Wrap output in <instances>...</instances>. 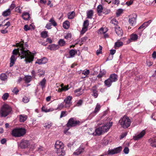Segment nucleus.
Wrapping results in <instances>:
<instances>
[{
  "mask_svg": "<svg viewBox=\"0 0 156 156\" xmlns=\"http://www.w3.org/2000/svg\"><path fill=\"white\" fill-rule=\"evenodd\" d=\"M17 46L19 47V48L17 49H14L12 51L13 55L11 57L10 66H13L16 61L17 57L16 55L18 54L19 55H20L21 59L25 58L24 60L26 63H31L34 60V56L32 53L29 50H27L24 47V45L21 43L17 44Z\"/></svg>",
  "mask_w": 156,
  "mask_h": 156,
  "instance_id": "nucleus-1",
  "label": "nucleus"
},
{
  "mask_svg": "<svg viewBox=\"0 0 156 156\" xmlns=\"http://www.w3.org/2000/svg\"><path fill=\"white\" fill-rule=\"evenodd\" d=\"M119 122L122 127L126 128L130 126L131 121L128 117L124 116L120 119Z\"/></svg>",
  "mask_w": 156,
  "mask_h": 156,
  "instance_id": "nucleus-2",
  "label": "nucleus"
},
{
  "mask_svg": "<svg viewBox=\"0 0 156 156\" xmlns=\"http://www.w3.org/2000/svg\"><path fill=\"white\" fill-rule=\"evenodd\" d=\"M26 133V129L24 128H15L12 132V134L15 137H20L23 136Z\"/></svg>",
  "mask_w": 156,
  "mask_h": 156,
  "instance_id": "nucleus-3",
  "label": "nucleus"
},
{
  "mask_svg": "<svg viewBox=\"0 0 156 156\" xmlns=\"http://www.w3.org/2000/svg\"><path fill=\"white\" fill-rule=\"evenodd\" d=\"M11 111V108L9 105H4L1 110V116L5 117L10 113Z\"/></svg>",
  "mask_w": 156,
  "mask_h": 156,
  "instance_id": "nucleus-4",
  "label": "nucleus"
},
{
  "mask_svg": "<svg viewBox=\"0 0 156 156\" xmlns=\"http://www.w3.org/2000/svg\"><path fill=\"white\" fill-rule=\"evenodd\" d=\"M80 123L79 121H77L74 118H72L69 119L67 124V126L68 127L74 126L79 125Z\"/></svg>",
  "mask_w": 156,
  "mask_h": 156,
  "instance_id": "nucleus-5",
  "label": "nucleus"
},
{
  "mask_svg": "<svg viewBox=\"0 0 156 156\" xmlns=\"http://www.w3.org/2000/svg\"><path fill=\"white\" fill-rule=\"evenodd\" d=\"M121 147H119L113 149L109 150L106 153L105 155L113 154L119 153L122 150Z\"/></svg>",
  "mask_w": 156,
  "mask_h": 156,
  "instance_id": "nucleus-6",
  "label": "nucleus"
},
{
  "mask_svg": "<svg viewBox=\"0 0 156 156\" xmlns=\"http://www.w3.org/2000/svg\"><path fill=\"white\" fill-rule=\"evenodd\" d=\"M30 144L29 141L23 139L21 141L19 146L22 149H24L27 147Z\"/></svg>",
  "mask_w": 156,
  "mask_h": 156,
  "instance_id": "nucleus-7",
  "label": "nucleus"
},
{
  "mask_svg": "<svg viewBox=\"0 0 156 156\" xmlns=\"http://www.w3.org/2000/svg\"><path fill=\"white\" fill-rule=\"evenodd\" d=\"M136 15L135 14H133L129 16V22L132 26H134L136 23Z\"/></svg>",
  "mask_w": 156,
  "mask_h": 156,
  "instance_id": "nucleus-8",
  "label": "nucleus"
},
{
  "mask_svg": "<svg viewBox=\"0 0 156 156\" xmlns=\"http://www.w3.org/2000/svg\"><path fill=\"white\" fill-rule=\"evenodd\" d=\"M72 97L69 96L64 99V102L65 103V107L66 108L69 107L72 105L71 101Z\"/></svg>",
  "mask_w": 156,
  "mask_h": 156,
  "instance_id": "nucleus-9",
  "label": "nucleus"
},
{
  "mask_svg": "<svg viewBox=\"0 0 156 156\" xmlns=\"http://www.w3.org/2000/svg\"><path fill=\"white\" fill-rule=\"evenodd\" d=\"M115 28L116 33L120 37L123 34L122 29L118 25L115 26Z\"/></svg>",
  "mask_w": 156,
  "mask_h": 156,
  "instance_id": "nucleus-10",
  "label": "nucleus"
},
{
  "mask_svg": "<svg viewBox=\"0 0 156 156\" xmlns=\"http://www.w3.org/2000/svg\"><path fill=\"white\" fill-rule=\"evenodd\" d=\"M55 147L56 150L59 149L64 148V145L62 142L58 140L55 142Z\"/></svg>",
  "mask_w": 156,
  "mask_h": 156,
  "instance_id": "nucleus-11",
  "label": "nucleus"
},
{
  "mask_svg": "<svg viewBox=\"0 0 156 156\" xmlns=\"http://www.w3.org/2000/svg\"><path fill=\"white\" fill-rule=\"evenodd\" d=\"M146 132L145 130H142L139 134L133 137V139L135 140H138L142 137L145 134Z\"/></svg>",
  "mask_w": 156,
  "mask_h": 156,
  "instance_id": "nucleus-12",
  "label": "nucleus"
},
{
  "mask_svg": "<svg viewBox=\"0 0 156 156\" xmlns=\"http://www.w3.org/2000/svg\"><path fill=\"white\" fill-rule=\"evenodd\" d=\"M48 60L46 58L44 57L43 58L38 59L35 62L36 64H38L39 65L45 64L47 62Z\"/></svg>",
  "mask_w": 156,
  "mask_h": 156,
  "instance_id": "nucleus-13",
  "label": "nucleus"
},
{
  "mask_svg": "<svg viewBox=\"0 0 156 156\" xmlns=\"http://www.w3.org/2000/svg\"><path fill=\"white\" fill-rule=\"evenodd\" d=\"M95 133H90V134H92L94 135H99L103 133L101 127H100L96 129L95 130Z\"/></svg>",
  "mask_w": 156,
  "mask_h": 156,
  "instance_id": "nucleus-14",
  "label": "nucleus"
},
{
  "mask_svg": "<svg viewBox=\"0 0 156 156\" xmlns=\"http://www.w3.org/2000/svg\"><path fill=\"white\" fill-rule=\"evenodd\" d=\"M56 153L59 156H64L65 154V151L64 148L57 149Z\"/></svg>",
  "mask_w": 156,
  "mask_h": 156,
  "instance_id": "nucleus-15",
  "label": "nucleus"
},
{
  "mask_svg": "<svg viewBox=\"0 0 156 156\" xmlns=\"http://www.w3.org/2000/svg\"><path fill=\"white\" fill-rule=\"evenodd\" d=\"M118 77V76L116 74L113 73L110 75L109 79L111 80L112 81L114 82L117 80Z\"/></svg>",
  "mask_w": 156,
  "mask_h": 156,
  "instance_id": "nucleus-16",
  "label": "nucleus"
},
{
  "mask_svg": "<svg viewBox=\"0 0 156 156\" xmlns=\"http://www.w3.org/2000/svg\"><path fill=\"white\" fill-rule=\"evenodd\" d=\"M97 87L96 86L93 87L92 88V95L95 98L97 97L98 95V91L97 90Z\"/></svg>",
  "mask_w": 156,
  "mask_h": 156,
  "instance_id": "nucleus-17",
  "label": "nucleus"
},
{
  "mask_svg": "<svg viewBox=\"0 0 156 156\" xmlns=\"http://www.w3.org/2000/svg\"><path fill=\"white\" fill-rule=\"evenodd\" d=\"M84 148L80 147L73 153V154L74 155H78L80 154L84 151Z\"/></svg>",
  "mask_w": 156,
  "mask_h": 156,
  "instance_id": "nucleus-18",
  "label": "nucleus"
},
{
  "mask_svg": "<svg viewBox=\"0 0 156 156\" xmlns=\"http://www.w3.org/2000/svg\"><path fill=\"white\" fill-rule=\"evenodd\" d=\"M59 48V45L54 44L49 45L48 47V49L51 50H55L58 49Z\"/></svg>",
  "mask_w": 156,
  "mask_h": 156,
  "instance_id": "nucleus-19",
  "label": "nucleus"
},
{
  "mask_svg": "<svg viewBox=\"0 0 156 156\" xmlns=\"http://www.w3.org/2000/svg\"><path fill=\"white\" fill-rule=\"evenodd\" d=\"M77 51L76 50L72 49L69 51L70 56L68 58H73L74 56V55L77 54Z\"/></svg>",
  "mask_w": 156,
  "mask_h": 156,
  "instance_id": "nucleus-20",
  "label": "nucleus"
},
{
  "mask_svg": "<svg viewBox=\"0 0 156 156\" xmlns=\"http://www.w3.org/2000/svg\"><path fill=\"white\" fill-rule=\"evenodd\" d=\"M113 82L109 78L104 81L105 86L108 87H110L112 85V84Z\"/></svg>",
  "mask_w": 156,
  "mask_h": 156,
  "instance_id": "nucleus-21",
  "label": "nucleus"
},
{
  "mask_svg": "<svg viewBox=\"0 0 156 156\" xmlns=\"http://www.w3.org/2000/svg\"><path fill=\"white\" fill-rule=\"evenodd\" d=\"M74 92L76 96H79L81 95L83 93V90L82 91V88H80L74 91Z\"/></svg>",
  "mask_w": 156,
  "mask_h": 156,
  "instance_id": "nucleus-22",
  "label": "nucleus"
},
{
  "mask_svg": "<svg viewBox=\"0 0 156 156\" xmlns=\"http://www.w3.org/2000/svg\"><path fill=\"white\" fill-rule=\"evenodd\" d=\"M20 121L21 122H24L27 119V116L25 115H19Z\"/></svg>",
  "mask_w": 156,
  "mask_h": 156,
  "instance_id": "nucleus-23",
  "label": "nucleus"
},
{
  "mask_svg": "<svg viewBox=\"0 0 156 156\" xmlns=\"http://www.w3.org/2000/svg\"><path fill=\"white\" fill-rule=\"evenodd\" d=\"M30 17L29 14L27 12H24L22 15L23 18L25 20H28Z\"/></svg>",
  "mask_w": 156,
  "mask_h": 156,
  "instance_id": "nucleus-24",
  "label": "nucleus"
},
{
  "mask_svg": "<svg viewBox=\"0 0 156 156\" xmlns=\"http://www.w3.org/2000/svg\"><path fill=\"white\" fill-rule=\"evenodd\" d=\"M70 23L69 21H65L63 23V27L65 29H68L69 27Z\"/></svg>",
  "mask_w": 156,
  "mask_h": 156,
  "instance_id": "nucleus-25",
  "label": "nucleus"
},
{
  "mask_svg": "<svg viewBox=\"0 0 156 156\" xmlns=\"http://www.w3.org/2000/svg\"><path fill=\"white\" fill-rule=\"evenodd\" d=\"M101 127L103 133L107 132L110 129V127L108 126V125L106 124L105 126H102Z\"/></svg>",
  "mask_w": 156,
  "mask_h": 156,
  "instance_id": "nucleus-26",
  "label": "nucleus"
},
{
  "mask_svg": "<svg viewBox=\"0 0 156 156\" xmlns=\"http://www.w3.org/2000/svg\"><path fill=\"white\" fill-rule=\"evenodd\" d=\"M103 6L101 5H98L97 8V11L98 13L99 14L103 12Z\"/></svg>",
  "mask_w": 156,
  "mask_h": 156,
  "instance_id": "nucleus-27",
  "label": "nucleus"
},
{
  "mask_svg": "<svg viewBox=\"0 0 156 156\" xmlns=\"http://www.w3.org/2000/svg\"><path fill=\"white\" fill-rule=\"evenodd\" d=\"M75 15V13L74 11L69 12L67 14L69 19H72L74 18Z\"/></svg>",
  "mask_w": 156,
  "mask_h": 156,
  "instance_id": "nucleus-28",
  "label": "nucleus"
},
{
  "mask_svg": "<svg viewBox=\"0 0 156 156\" xmlns=\"http://www.w3.org/2000/svg\"><path fill=\"white\" fill-rule=\"evenodd\" d=\"M10 13L11 10L9 9H8L7 10L3 12L2 15L4 16H6L10 15Z\"/></svg>",
  "mask_w": 156,
  "mask_h": 156,
  "instance_id": "nucleus-29",
  "label": "nucleus"
},
{
  "mask_svg": "<svg viewBox=\"0 0 156 156\" xmlns=\"http://www.w3.org/2000/svg\"><path fill=\"white\" fill-rule=\"evenodd\" d=\"M151 145L153 147H156V138H153L149 140Z\"/></svg>",
  "mask_w": 156,
  "mask_h": 156,
  "instance_id": "nucleus-30",
  "label": "nucleus"
},
{
  "mask_svg": "<svg viewBox=\"0 0 156 156\" xmlns=\"http://www.w3.org/2000/svg\"><path fill=\"white\" fill-rule=\"evenodd\" d=\"M106 71L104 70L101 71L99 74L97 75V77L98 78H101L106 73Z\"/></svg>",
  "mask_w": 156,
  "mask_h": 156,
  "instance_id": "nucleus-31",
  "label": "nucleus"
},
{
  "mask_svg": "<svg viewBox=\"0 0 156 156\" xmlns=\"http://www.w3.org/2000/svg\"><path fill=\"white\" fill-rule=\"evenodd\" d=\"M7 79V76L5 73H2L0 75V79L2 81H5Z\"/></svg>",
  "mask_w": 156,
  "mask_h": 156,
  "instance_id": "nucleus-32",
  "label": "nucleus"
},
{
  "mask_svg": "<svg viewBox=\"0 0 156 156\" xmlns=\"http://www.w3.org/2000/svg\"><path fill=\"white\" fill-rule=\"evenodd\" d=\"M100 108L101 106L99 104L97 103L95 108L94 111L93 113H91V114H93V113L95 114L97 113L100 110Z\"/></svg>",
  "mask_w": 156,
  "mask_h": 156,
  "instance_id": "nucleus-33",
  "label": "nucleus"
},
{
  "mask_svg": "<svg viewBox=\"0 0 156 156\" xmlns=\"http://www.w3.org/2000/svg\"><path fill=\"white\" fill-rule=\"evenodd\" d=\"M42 111H43L45 112H49L52 111L54 110V109L52 108L48 109L47 108H45L44 107H43L42 108Z\"/></svg>",
  "mask_w": 156,
  "mask_h": 156,
  "instance_id": "nucleus-34",
  "label": "nucleus"
},
{
  "mask_svg": "<svg viewBox=\"0 0 156 156\" xmlns=\"http://www.w3.org/2000/svg\"><path fill=\"white\" fill-rule=\"evenodd\" d=\"M138 38V36L136 34H133L130 36V39L133 41H136Z\"/></svg>",
  "mask_w": 156,
  "mask_h": 156,
  "instance_id": "nucleus-35",
  "label": "nucleus"
},
{
  "mask_svg": "<svg viewBox=\"0 0 156 156\" xmlns=\"http://www.w3.org/2000/svg\"><path fill=\"white\" fill-rule=\"evenodd\" d=\"M93 14V12L92 10L87 12V18L89 19H91Z\"/></svg>",
  "mask_w": 156,
  "mask_h": 156,
  "instance_id": "nucleus-36",
  "label": "nucleus"
},
{
  "mask_svg": "<svg viewBox=\"0 0 156 156\" xmlns=\"http://www.w3.org/2000/svg\"><path fill=\"white\" fill-rule=\"evenodd\" d=\"M123 45V43L122 42L117 41L115 43L114 47L116 48V47L119 48Z\"/></svg>",
  "mask_w": 156,
  "mask_h": 156,
  "instance_id": "nucleus-37",
  "label": "nucleus"
},
{
  "mask_svg": "<svg viewBox=\"0 0 156 156\" xmlns=\"http://www.w3.org/2000/svg\"><path fill=\"white\" fill-rule=\"evenodd\" d=\"M59 45L61 46H64L66 44V42L62 39H60L58 42Z\"/></svg>",
  "mask_w": 156,
  "mask_h": 156,
  "instance_id": "nucleus-38",
  "label": "nucleus"
},
{
  "mask_svg": "<svg viewBox=\"0 0 156 156\" xmlns=\"http://www.w3.org/2000/svg\"><path fill=\"white\" fill-rule=\"evenodd\" d=\"M49 22L54 27L56 26L57 25L56 22L55 21L53 18L50 19L49 20Z\"/></svg>",
  "mask_w": 156,
  "mask_h": 156,
  "instance_id": "nucleus-39",
  "label": "nucleus"
},
{
  "mask_svg": "<svg viewBox=\"0 0 156 156\" xmlns=\"http://www.w3.org/2000/svg\"><path fill=\"white\" fill-rule=\"evenodd\" d=\"M46 82V80L45 78H44L42 81H41L40 82V84L41 85V86L42 88V89L44 88L45 86L44 85L45 84Z\"/></svg>",
  "mask_w": 156,
  "mask_h": 156,
  "instance_id": "nucleus-40",
  "label": "nucleus"
},
{
  "mask_svg": "<svg viewBox=\"0 0 156 156\" xmlns=\"http://www.w3.org/2000/svg\"><path fill=\"white\" fill-rule=\"evenodd\" d=\"M31 79V77L30 76H27L25 77V81L27 83L30 82Z\"/></svg>",
  "mask_w": 156,
  "mask_h": 156,
  "instance_id": "nucleus-41",
  "label": "nucleus"
},
{
  "mask_svg": "<svg viewBox=\"0 0 156 156\" xmlns=\"http://www.w3.org/2000/svg\"><path fill=\"white\" fill-rule=\"evenodd\" d=\"M48 32L46 31H43L41 33V37L43 38H45L48 37Z\"/></svg>",
  "mask_w": 156,
  "mask_h": 156,
  "instance_id": "nucleus-42",
  "label": "nucleus"
},
{
  "mask_svg": "<svg viewBox=\"0 0 156 156\" xmlns=\"http://www.w3.org/2000/svg\"><path fill=\"white\" fill-rule=\"evenodd\" d=\"M38 73H39L38 75L40 77L44 75V71L42 69H40L38 70Z\"/></svg>",
  "mask_w": 156,
  "mask_h": 156,
  "instance_id": "nucleus-43",
  "label": "nucleus"
},
{
  "mask_svg": "<svg viewBox=\"0 0 156 156\" xmlns=\"http://www.w3.org/2000/svg\"><path fill=\"white\" fill-rule=\"evenodd\" d=\"M9 96V94L8 93H5L2 96V98L4 101L7 100Z\"/></svg>",
  "mask_w": 156,
  "mask_h": 156,
  "instance_id": "nucleus-44",
  "label": "nucleus"
},
{
  "mask_svg": "<svg viewBox=\"0 0 156 156\" xmlns=\"http://www.w3.org/2000/svg\"><path fill=\"white\" fill-rule=\"evenodd\" d=\"M149 25L148 22H146L144 23L139 28V29H141L144 28H145Z\"/></svg>",
  "mask_w": 156,
  "mask_h": 156,
  "instance_id": "nucleus-45",
  "label": "nucleus"
},
{
  "mask_svg": "<svg viewBox=\"0 0 156 156\" xmlns=\"http://www.w3.org/2000/svg\"><path fill=\"white\" fill-rule=\"evenodd\" d=\"M110 23L113 24H114V25H115V26H116V25H118L117 24L118 23V22L116 20V19H113L112 20H111Z\"/></svg>",
  "mask_w": 156,
  "mask_h": 156,
  "instance_id": "nucleus-46",
  "label": "nucleus"
},
{
  "mask_svg": "<svg viewBox=\"0 0 156 156\" xmlns=\"http://www.w3.org/2000/svg\"><path fill=\"white\" fill-rule=\"evenodd\" d=\"M123 12V10L122 9H118L116 12V14L117 16H119Z\"/></svg>",
  "mask_w": 156,
  "mask_h": 156,
  "instance_id": "nucleus-47",
  "label": "nucleus"
},
{
  "mask_svg": "<svg viewBox=\"0 0 156 156\" xmlns=\"http://www.w3.org/2000/svg\"><path fill=\"white\" fill-rule=\"evenodd\" d=\"M71 34L70 33H68L64 37L66 39L70 40L71 39Z\"/></svg>",
  "mask_w": 156,
  "mask_h": 156,
  "instance_id": "nucleus-48",
  "label": "nucleus"
},
{
  "mask_svg": "<svg viewBox=\"0 0 156 156\" xmlns=\"http://www.w3.org/2000/svg\"><path fill=\"white\" fill-rule=\"evenodd\" d=\"M90 73V71L89 70L87 69L85 71H83V72L82 73V74H84V75L85 76H87Z\"/></svg>",
  "mask_w": 156,
  "mask_h": 156,
  "instance_id": "nucleus-49",
  "label": "nucleus"
},
{
  "mask_svg": "<svg viewBox=\"0 0 156 156\" xmlns=\"http://www.w3.org/2000/svg\"><path fill=\"white\" fill-rule=\"evenodd\" d=\"M83 27L87 28L89 25V21L88 20H86L84 22L83 24Z\"/></svg>",
  "mask_w": 156,
  "mask_h": 156,
  "instance_id": "nucleus-50",
  "label": "nucleus"
},
{
  "mask_svg": "<svg viewBox=\"0 0 156 156\" xmlns=\"http://www.w3.org/2000/svg\"><path fill=\"white\" fill-rule=\"evenodd\" d=\"M106 31V30H104V29L102 27L99 30V32L100 34H105Z\"/></svg>",
  "mask_w": 156,
  "mask_h": 156,
  "instance_id": "nucleus-51",
  "label": "nucleus"
},
{
  "mask_svg": "<svg viewBox=\"0 0 156 156\" xmlns=\"http://www.w3.org/2000/svg\"><path fill=\"white\" fill-rule=\"evenodd\" d=\"M23 101L24 103H27L29 101V99L27 97H25L23 98Z\"/></svg>",
  "mask_w": 156,
  "mask_h": 156,
  "instance_id": "nucleus-52",
  "label": "nucleus"
},
{
  "mask_svg": "<svg viewBox=\"0 0 156 156\" xmlns=\"http://www.w3.org/2000/svg\"><path fill=\"white\" fill-rule=\"evenodd\" d=\"M129 151V149L127 147H126L123 150V151L125 154H128Z\"/></svg>",
  "mask_w": 156,
  "mask_h": 156,
  "instance_id": "nucleus-53",
  "label": "nucleus"
},
{
  "mask_svg": "<svg viewBox=\"0 0 156 156\" xmlns=\"http://www.w3.org/2000/svg\"><path fill=\"white\" fill-rule=\"evenodd\" d=\"M83 103V101L81 100H80L78 101L76 105V106H79L82 105Z\"/></svg>",
  "mask_w": 156,
  "mask_h": 156,
  "instance_id": "nucleus-54",
  "label": "nucleus"
},
{
  "mask_svg": "<svg viewBox=\"0 0 156 156\" xmlns=\"http://www.w3.org/2000/svg\"><path fill=\"white\" fill-rule=\"evenodd\" d=\"M87 28L84 27L82 28V30L81 31V34H83L87 30Z\"/></svg>",
  "mask_w": 156,
  "mask_h": 156,
  "instance_id": "nucleus-55",
  "label": "nucleus"
},
{
  "mask_svg": "<svg viewBox=\"0 0 156 156\" xmlns=\"http://www.w3.org/2000/svg\"><path fill=\"white\" fill-rule=\"evenodd\" d=\"M67 115V114L66 113V111H62L61 112L60 117L62 118L63 117H65Z\"/></svg>",
  "mask_w": 156,
  "mask_h": 156,
  "instance_id": "nucleus-56",
  "label": "nucleus"
},
{
  "mask_svg": "<svg viewBox=\"0 0 156 156\" xmlns=\"http://www.w3.org/2000/svg\"><path fill=\"white\" fill-rule=\"evenodd\" d=\"M52 125V124L51 123H50L49 124L48 123L47 124H46V125L44 126V127L46 128L49 129L51 126Z\"/></svg>",
  "mask_w": 156,
  "mask_h": 156,
  "instance_id": "nucleus-57",
  "label": "nucleus"
},
{
  "mask_svg": "<svg viewBox=\"0 0 156 156\" xmlns=\"http://www.w3.org/2000/svg\"><path fill=\"white\" fill-rule=\"evenodd\" d=\"M64 107V105L63 104L61 103V104L58 105V107L57 109H59L60 110L61 109Z\"/></svg>",
  "mask_w": 156,
  "mask_h": 156,
  "instance_id": "nucleus-58",
  "label": "nucleus"
},
{
  "mask_svg": "<svg viewBox=\"0 0 156 156\" xmlns=\"http://www.w3.org/2000/svg\"><path fill=\"white\" fill-rule=\"evenodd\" d=\"M24 29L25 30L27 31L30 29V28L28 25H26L24 26Z\"/></svg>",
  "mask_w": 156,
  "mask_h": 156,
  "instance_id": "nucleus-59",
  "label": "nucleus"
},
{
  "mask_svg": "<svg viewBox=\"0 0 156 156\" xmlns=\"http://www.w3.org/2000/svg\"><path fill=\"white\" fill-rule=\"evenodd\" d=\"M19 92V90L16 87H15L12 90V92L16 94H17Z\"/></svg>",
  "mask_w": 156,
  "mask_h": 156,
  "instance_id": "nucleus-60",
  "label": "nucleus"
},
{
  "mask_svg": "<svg viewBox=\"0 0 156 156\" xmlns=\"http://www.w3.org/2000/svg\"><path fill=\"white\" fill-rule=\"evenodd\" d=\"M62 88L63 89V90L64 91L67 90L69 89V86L68 85L65 86Z\"/></svg>",
  "mask_w": 156,
  "mask_h": 156,
  "instance_id": "nucleus-61",
  "label": "nucleus"
},
{
  "mask_svg": "<svg viewBox=\"0 0 156 156\" xmlns=\"http://www.w3.org/2000/svg\"><path fill=\"white\" fill-rule=\"evenodd\" d=\"M133 2V0H130L129 2H126V4L128 6L131 5Z\"/></svg>",
  "mask_w": 156,
  "mask_h": 156,
  "instance_id": "nucleus-62",
  "label": "nucleus"
},
{
  "mask_svg": "<svg viewBox=\"0 0 156 156\" xmlns=\"http://www.w3.org/2000/svg\"><path fill=\"white\" fill-rule=\"evenodd\" d=\"M10 23L8 21L4 25V26H6L7 27L6 28V29L9 26H10Z\"/></svg>",
  "mask_w": 156,
  "mask_h": 156,
  "instance_id": "nucleus-63",
  "label": "nucleus"
},
{
  "mask_svg": "<svg viewBox=\"0 0 156 156\" xmlns=\"http://www.w3.org/2000/svg\"><path fill=\"white\" fill-rule=\"evenodd\" d=\"M152 57L155 59L156 58V51H154L152 54Z\"/></svg>",
  "mask_w": 156,
  "mask_h": 156,
  "instance_id": "nucleus-64",
  "label": "nucleus"
}]
</instances>
